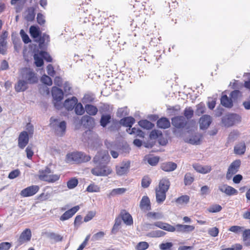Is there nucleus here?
Masks as SVG:
<instances>
[{"label": "nucleus", "mask_w": 250, "mask_h": 250, "mask_svg": "<svg viewBox=\"0 0 250 250\" xmlns=\"http://www.w3.org/2000/svg\"><path fill=\"white\" fill-rule=\"evenodd\" d=\"M91 157L82 151H73L68 153L65 158V162L67 164H79L89 161Z\"/></svg>", "instance_id": "f257e3e1"}, {"label": "nucleus", "mask_w": 250, "mask_h": 250, "mask_svg": "<svg viewBox=\"0 0 250 250\" xmlns=\"http://www.w3.org/2000/svg\"><path fill=\"white\" fill-rule=\"evenodd\" d=\"M20 76L23 80L29 84H33L38 83L37 74L33 69L25 67L20 70Z\"/></svg>", "instance_id": "f03ea898"}, {"label": "nucleus", "mask_w": 250, "mask_h": 250, "mask_svg": "<svg viewBox=\"0 0 250 250\" xmlns=\"http://www.w3.org/2000/svg\"><path fill=\"white\" fill-rule=\"evenodd\" d=\"M52 173L51 169L46 167L44 169H41L39 171V179L43 181L48 183H54L59 180L60 175L59 174H50Z\"/></svg>", "instance_id": "7ed1b4c3"}, {"label": "nucleus", "mask_w": 250, "mask_h": 250, "mask_svg": "<svg viewBox=\"0 0 250 250\" xmlns=\"http://www.w3.org/2000/svg\"><path fill=\"white\" fill-rule=\"evenodd\" d=\"M96 166L91 170V173L96 176H107L110 175L112 170L111 168L105 164H95Z\"/></svg>", "instance_id": "20e7f679"}, {"label": "nucleus", "mask_w": 250, "mask_h": 250, "mask_svg": "<svg viewBox=\"0 0 250 250\" xmlns=\"http://www.w3.org/2000/svg\"><path fill=\"white\" fill-rule=\"evenodd\" d=\"M51 92L55 107L57 109H61L62 107L61 101L63 99L64 95L62 90L57 87L53 86Z\"/></svg>", "instance_id": "39448f33"}, {"label": "nucleus", "mask_w": 250, "mask_h": 250, "mask_svg": "<svg viewBox=\"0 0 250 250\" xmlns=\"http://www.w3.org/2000/svg\"><path fill=\"white\" fill-rule=\"evenodd\" d=\"M241 117L236 113L227 114L222 118V123L226 127H230L241 121Z\"/></svg>", "instance_id": "423d86ee"}, {"label": "nucleus", "mask_w": 250, "mask_h": 250, "mask_svg": "<svg viewBox=\"0 0 250 250\" xmlns=\"http://www.w3.org/2000/svg\"><path fill=\"white\" fill-rule=\"evenodd\" d=\"M110 157L108 152L105 150H102L99 151L97 154L94 156L93 159V162L94 164H105L107 165L109 162Z\"/></svg>", "instance_id": "0eeeda50"}, {"label": "nucleus", "mask_w": 250, "mask_h": 250, "mask_svg": "<svg viewBox=\"0 0 250 250\" xmlns=\"http://www.w3.org/2000/svg\"><path fill=\"white\" fill-rule=\"evenodd\" d=\"M240 164L241 161L239 160H236L230 165L226 174L227 179H230L232 175L238 172Z\"/></svg>", "instance_id": "6e6552de"}, {"label": "nucleus", "mask_w": 250, "mask_h": 250, "mask_svg": "<svg viewBox=\"0 0 250 250\" xmlns=\"http://www.w3.org/2000/svg\"><path fill=\"white\" fill-rule=\"evenodd\" d=\"M187 123V120L182 116H175L171 119V124L172 125L178 129L184 128Z\"/></svg>", "instance_id": "1a4fd4ad"}, {"label": "nucleus", "mask_w": 250, "mask_h": 250, "mask_svg": "<svg viewBox=\"0 0 250 250\" xmlns=\"http://www.w3.org/2000/svg\"><path fill=\"white\" fill-rule=\"evenodd\" d=\"M40 189V187L37 185H32L28 187L21 192V195L23 197H27L34 195Z\"/></svg>", "instance_id": "9d476101"}, {"label": "nucleus", "mask_w": 250, "mask_h": 250, "mask_svg": "<svg viewBox=\"0 0 250 250\" xmlns=\"http://www.w3.org/2000/svg\"><path fill=\"white\" fill-rule=\"evenodd\" d=\"M147 225L149 226V229H154L153 226H154L156 227H158L160 229H164L169 232L175 231L174 226H173L168 223H164L161 221H157L155 222L153 224H147Z\"/></svg>", "instance_id": "9b49d317"}, {"label": "nucleus", "mask_w": 250, "mask_h": 250, "mask_svg": "<svg viewBox=\"0 0 250 250\" xmlns=\"http://www.w3.org/2000/svg\"><path fill=\"white\" fill-rule=\"evenodd\" d=\"M29 142V135L27 131L21 132L18 137V146L23 149Z\"/></svg>", "instance_id": "f8f14e48"}, {"label": "nucleus", "mask_w": 250, "mask_h": 250, "mask_svg": "<svg viewBox=\"0 0 250 250\" xmlns=\"http://www.w3.org/2000/svg\"><path fill=\"white\" fill-rule=\"evenodd\" d=\"M32 234L31 230L29 229H26L20 235L18 240V246H21L25 242L30 240Z\"/></svg>", "instance_id": "ddd939ff"}, {"label": "nucleus", "mask_w": 250, "mask_h": 250, "mask_svg": "<svg viewBox=\"0 0 250 250\" xmlns=\"http://www.w3.org/2000/svg\"><path fill=\"white\" fill-rule=\"evenodd\" d=\"M203 139V135L198 132L192 134L188 139H187L185 141L193 145H200Z\"/></svg>", "instance_id": "4468645a"}, {"label": "nucleus", "mask_w": 250, "mask_h": 250, "mask_svg": "<svg viewBox=\"0 0 250 250\" xmlns=\"http://www.w3.org/2000/svg\"><path fill=\"white\" fill-rule=\"evenodd\" d=\"M211 118L209 115H203L199 120L200 128L202 130L207 129L211 124Z\"/></svg>", "instance_id": "2eb2a0df"}, {"label": "nucleus", "mask_w": 250, "mask_h": 250, "mask_svg": "<svg viewBox=\"0 0 250 250\" xmlns=\"http://www.w3.org/2000/svg\"><path fill=\"white\" fill-rule=\"evenodd\" d=\"M175 231L182 233H189L193 231L195 227L192 225L177 224L174 227Z\"/></svg>", "instance_id": "dca6fc26"}, {"label": "nucleus", "mask_w": 250, "mask_h": 250, "mask_svg": "<svg viewBox=\"0 0 250 250\" xmlns=\"http://www.w3.org/2000/svg\"><path fill=\"white\" fill-rule=\"evenodd\" d=\"M80 209L79 206H75L66 211L60 218L62 221H65L71 218Z\"/></svg>", "instance_id": "f3484780"}, {"label": "nucleus", "mask_w": 250, "mask_h": 250, "mask_svg": "<svg viewBox=\"0 0 250 250\" xmlns=\"http://www.w3.org/2000/svg\"><path fill=\"white\" fill-rule=\"evenodd\" d=\"M81 124L85 128H91L95 125L94 119L88 115H84L81 119Z\"/></svg>", "instance_id": "a211bd4d"}, {"label": "nucleus", "mask_w": 250, "mask_h": 250, "mask_svg": "<svg viewBox=\"0 0 250 250\" xmlns=\"http://www.w3.org/2000/svg\"><path fill=\"white\" fill-rule=\"evenodd\" d=\"M130 167V162L123 163L116 167V173L118 175L122 176L126 174Z\"/></svg>", "instance_id": "6ab92c4d"}, {"label": "nucleus", "mask_w": 250, "mask_h": 250, "mask_svg": "<svg viewBox=\"0 0 250 250\" xmlns=\"http://www.w3.org/2000/svg\"><path fill=\"white\" fill-rule=\"evenodd\" d=\"M78 102V100L76 97L73 96L70 99H67L65 100L63 106L68 111L72 110L76 104Z\"/></svg>", "instance_id": "aec40b11"}, {"label": "nucleus", "mask_w": 250, "mask_h": 250, "mask_svg": "<svg viewBox=\"0 0 250 250\" xmlns=\"http://www.w3.org/2000/svg\"><path fill=\"white\" fill-rule=\"evenodd\" d=\"M193 167L197 172L202 174H207L211 170V167L210 166H202L198 164L193 165Z\"/></svg>", "instance_id": "412c9836"}, {"label": "nucleus", "mask_w": 250, "mask_h": 250, "mask_svg": "<svg viewBox=\"0 0 250 250\" xmlns=\"http://www.w3.org/2000/svg\"><path fill=\"white\" fill-rule=\"evenodd\" d=\"M28 83L21 79L19 80L15 85V91L17 92H23L28 88Z\"/></svg>", "instance_id": "4be33fe9"}, {"label": "nucleus", "mask_w": 250, "mask_h": 250, "mask_svg": "<svg viewBox=\"0 0 250 250\" xmlns=\"http://www.w3.org/2000/svg\"><path fill=\"white\" fill-rule=\"evenodd\" d=\"M221 104L228 108H231L233 106V102L230 97H229L227 95H223L220 99Z\"/></svg>", "instance_id": "5701e85b"}, {"label": "nucleus", "mask_w": 250, "mask_h": 250, "mask_svg": "<svg viewBox=\"0 0 250 250\" xmlns=\"http://www.w3.org/2000/svg\"><path fill=\"white\" fill-rule=\"evenodd\" d=\"M135 119L131 116L124 117L119 122L123 126L131 128L135 123Z\"/></svg>", "instance_id": "b1692460"}, {"label": "nucleus", "mask_w": 250, "mask_h": 250, "mask_svg": "<svg viewBox=\"0 0 250 250\" xmlns=\"http://www.w3.org/2000/svg\"><path fill=\"white\" fill-rule=\"evenodd\" d=\"M121 216L124 223L127 226H131L133 223V218L131 215L125 211L121 213Z\"/></svg>", "instance_id": "393cba45"}, {"label": "nucleus", "mask_w": 250, "mask_h": 250, "mask_svg": "<svg viewBox=\"0 0 250 250\" xmlns=\"http://www.w3.org/2000/svg\"><path fill=\"white\" fill-rule=\"evenodd\" d=\"M177 164L174 162H169L163 163L161 165V169L167 172H170L174 170L177 168Z\"/></svg>", "instance_id": "a878e982"}, {"label": "nucleus", "mask_w": 250, "mask_h": 250, "mask_svg": "<svg viewBox=\"0 0 250 250\" xmlns=\"http://www.w3.org/2000/svg\"><path fill=\"white\" fill-rule=\"evenodd\" d=\"M157 125L159 128L167 129L170 127V123L167 118L162 117L157 121Z\"/></svg>", "instance_id": "bb28decb"}, {"label": "nucleus", "mask_w": 250, "mask_h": 250, "mask_svg": "<svg viewBox=\"0 0 250 250\" xmlns=\"http://www.w3.org/2000/svg\"><path fill=\"white\" fill-rule=\"evenodd\" d=\"M169 186L170 182L169 180L167 179L164 178L160 181L158 188H156V189L167 192Z\"/></svg>", "instance_id": "cd10ccee"}, {"label": "nucleus", "mask_w": 250, "mask_h": 250, "mask_svg": "<svg viewBox=\"0 0 250 250\" xmlns=\"http://www.w3.org/2000/svg\"><path fill=\"white\" fill-rule=\"evenodd\" d=\"M150 200L146 196H144L140 202V207L142 209L149 210L151 209Z\"/></svg>", "instance_id": "c85d7f7f"}, {"label": "nucleus", "mask_w": 250, "mask_h": 250, "mask_svg": "<svg viewBox=\"0 0 250 250\" xmlns=\"http://www.w3.org/2000/svg\"><path fill=\"white\" fill-rule=\"evenodd\" d=\"M156 198L158 203H163L166 198L167 192L159 190L156 188Z\"/></svg>", "instance_id": "c756f323"}, {"label": "nucleus", "mask_w": 250, "mask_h": 250, "mask_svg": "<svg viewBox=\"0 0 250 250\" xmlns=\"http://www.w3.org/2000/svg\"><path fill=\"white\" fill-rule=\"evenodd\" d=\"M234 151L235 154L242 155L246 151V145L244 143H240L236 145L234 148Z\"/></svg>", "instance_id": "7c9ffc66"}, {"label": "nucleus", "mask_w": 250, "mask_h": 250, "mask_svg": "<svg viewBox=\"0 0 250 250\" xmlns=\"http://www.w3.org/2000/svg\"><path fill=\"white\" fill-rule=\"evenodd\" d=\"M111 117L110 114H103L102 115L100 123V125L105 127L110 122Z\"/></svg>", "instance_id": "2f4dec72"}, {"label": "nucleus", "mask_w": 250, "mask_h": 250, "mask_svg": "<svg viewBox=\"0 0 250 250\" xmlns=\"http://www.w3.org/2000/svg\"><path fill=\"white\" fill-rule=\"evenodd\" d=\"M85 110L86 113L91 116L95 115L98 112V108L96 106L92 104H87L85 106Z\"/></svg>", "instance_id": "473e14b6"}, {"label": "nucleus", "mask_w": 250, "mask_h": 250, "mask_svg": "<svg viewBox=\"0 0 250 250\" xmlns=\"http://www.w3.org/2000/svg\"><path fill=\"white\" fill-rule=\"evenodd\" d=\"M138 124L141 127L146 129H150L154 126V125L147 120H140Z\"/></svg>", "instance_id": "72a5a7b5"}, {"label": "nucleus", "mask_w": 250, "mask_h": 250, "mask_svg": "<svg viewBox=\"0 0 250 250\" xmlns=\"http://www.w3.org/2000/svg\"><path fill=\"white\" fill-rule=\"evenodd\" d=\"M29 32L33 38H38L41 35V33L39 28L35 26H31L29 29Z\"/></svg>", "instance_id": "f704fd0d"}, {"label": "nucleus", "mask_w": 250, "mask_h": 250, "mask_svg": "<svg viewBox=\"0 0 250 250\" xmlns=\"http://www.w3.org/2000/svg\"><path fill=\"white\" fill-rule=\"evenodd\" d=\"M190 197L187 195H182L175 200V202L178 205L188 204L189 201Z\"/></svg>", "instance_id": "c9c22d12"}, {"label": "nucleus", "mask_w": 250, "mask_h": 250, "mask_svg": "<svg viewBox=\"0 0 250 250\" xmlns=\"http://www.w3.org/2000/svg\"><path fill=\"white\" fill-rule=\"evenodd\" d=\"M166 234V233L162 230H156L150 231L147 234V236L152 238L160 237L165 236Z\"/></svg>", "instance_id": "e433bc0d"}, {"label": "nucleus", "mask_w": 250, "mask_h": 250, "mask_svg": "<svg viewBox=\"0 0 250 250\" xmlns=\"http://www.w3.org/2000/svg\"><path fill=\"white\" fill-rule=\"evenodd\" d=\"M35 64L37 67H41L43 64V60L40 55V52L39 54H35L34 55Z\"/></svg>", "instance_id": "4c0bfd02"}, {"label": "nucleus", "mask_w": 250, "mask_h": 250, "mask_svg": "<svg viewBox=\"0 0 250 250\" xmlns=\"http://www.w3.org/2000/svg\"><path fill=\"white\" fill-rule=\"evenodd\" d=\"M242 96L241 92L239 90H234L232 91L230 94L229 96L230 98L232 99L233 102H236L238 98L241 97Z\"/></svg>", "instance_id": "58836bf2"}, {"label": "nucleus", "mask_w": 250, "mask_h": 250, "mask_svg": "<svg viewBox=\"0 0 250 250\" xmlns=\"http://www.w3.org/2000/svg\"><path fill=\"white\" fill-rule=\"evenodd\" d=\"M122 219L121 217H118L116 218L114 225L111 230L112 233L115 234L118 231V228L122 224Z\"/></svg>", "instance_id": "ea45409f"}, {"label": "nucleus", "mask_w": 250, "mask_h": 250, "mask_svg": "<svg viewBox=\"0 0 250 250\" xmlns=\"http://www.w3.org/2000/svg\"><path fill=\"white\" fill-rule=\"evenodd\" d=\"M74 108L77 115H82L84 113V109L81 103L77 102Z\"/></svg>", "instance_id": "a19ab883"}, {"label": "nucleus", "mask_w": 250, "mask_h": 250, "mask_svg": "<svg viewBox=\"0 0 250 250\" xmlns=\"http://www.w3.org/2000/svg\"><path fill=\"white\" fill-rule=\"evenodd\" d=\"M49 36L46 34H43L42 35H41L38 39L39 47H42L45 41L49 42Z\"/></svg>", "instance_id": "79ce46f5"}, {"label": "nucleus", "mask_w": 250, "mask_h": 250, "mask_svg": "<svg viewBox=\"0 0 250 250\" xmlns=\"http://www.w3.org/2000/svg\"><path fill=\"white\" fill-rule=\"evenodd\" d=\"M47 236L51 239L54 240L56 242H61L62 241L63 237L61 235L54 232H50L47 234Z\"/></svg>", "instance_id": "37998d69"}, {"label": "nucleus", "mask_w": 250, "mask_h": 250, "mask_svg": "<svg viewBox=\"0 0 250 250\" xmlns=\"http://www.w3.org/2000/svg\"><path fill=\"white\" fill-rule=\"evenodd\" d=\"M222 209V207L218 204H213L209 206L207 210L211 213H216L220 211Z\"/></svg>", "instance_id": "c03bdc74"}, {"label": "nucleus", "mask_w": 250, "mask_h": 250, "mask_svg": "<svg viewBox=\"0 0 250 250\" xmlns=\"http://www.w3.org/2000/svg\"><path fill=\"white\" fill-rule=\"evenodd\" d=\"M129 113V110L127 107L119 108L117 112V116L121 118L127 115Z\"/></svg>", "instance_id": "a18cd8bd"}, {"label": "nucleus", "mask_w": 250, "mask_h": 250, "mask_svg": "<svg viewBox=\"0 0 250 250\" xmlns=\"http://www.w3.org/2000/svg\"><path fill=\"white\" fill-rule=\"evenodd\" d=\"M194 114V111L191 107H186L184 111V117L187 120L191 119Z\"/></svg>", "instance_id": "49530a36"}, {"label": "nucleus", "mask_w": 250, "mask_h": 250, "mask_svg": "<svg viewBox=\"0 0 250 250\" xmlns=\"http://www.w3.org/2000/svg\"><path fill=\"white\" fill-rule=\"evenodd\" d=\"M194 181V177L190 173H187L184 177V183L186 186L191 185Z\"/></svg>", "instance_id": "de8ad7c7"}, {"label": "nucleus", "mask_w": 250, "mask_h": 250, "mask_svg": "<svg viewBox=\"0 0 250 250\" xmlns=\"http://www.w3.org/2000/svg\"><path fill=\"white\" fill-rule=\"evenodd\" d=\"M78 184V180L75 178H72L67 182V186L69 189L75 188Z\"/></svg>", "instance_id": "09e8293b"}, {"label": "nucleus", "mask_w": 250, "mask_h": 250, "mask_svg": "<svg viewBox=\"0 0 250 250\" xmlns=\"http://www.w3.org/2000/svg\"><path fill=\"white\" fill-rule=\"evenodd\" d=\"M196 107L197 108L195 110L196 115L199 116L205 112L206 107L203 104L200 103L197 105Z\"/></svg>", "instance_id": "8fccbe9b"}, {"label": "nucleus", "mask_w": 250, "mask_h": 250, "mask_svg": "<svg viewBox=\"0 0 250 250\" xmlns=\"http://www.w3.org/2000/svg\"><path fill=\"white\" fill-rule=\"evenodd\" d=\"M149 247V244L147 242L142 241L137 244L135 249L136 250H146Z\"/></svg>", "instance_id": "3c124183"}, {"label": "nucleus", "mask_w": 250, "mask_h": 250, "mask_svg": "<svg viewBox=\"0 0 250 250\" xmlns=\"http://www.w3.org/2000/svg\"><path fill=\"white\" fill-rule=\"evenodd\" d=\"M7 52V42L2 40L0 42V54L5 55Z\"/></svg>", "instance_id": "603ef678"}, {"label": "nucleus", "mask_w": 250, "mask_h": 250, "mask_svg": "<svg viewBox=\"0 0 250 250\" xmlns=\"http://www.w3.org/2000/svg\"><path fill=\"white\" fill-rule=\"evenodd\" d=\"M151 182V179L148 176H144L142 180V187L144 188H148Z\"/></svg>", "instance_id": "864d4df0"}, {"label": "nucleus", "mask_w": 250, "mask_h": 250, "mask_svg": "<svg viewBox=\"0 0 250 250\" xmlns=\"http://www.w3.org/2000/svg\"><path fill=\"white\" fill-rule=\"evenodd\" d=\"M20 35L24 43H28L31 42L28 35L25 33L23 29H21L20 32Z\"/></svg>", "instance_id": "5fc2aeb1"}, {"label": "nucleus", "mask_w": 250, "mask_h": 250, "mask_svg": "<svg viewBox=\"0 0 250 250\" xmlns=\"http://www.w3.org/2000/svg\"><path fill=\"white\" fill-rule=\"evenodd\" d=\"M41 81L42 83L47 85H51L52 84V79L50 77L46 75H43L41 77Z\"/></svg>", "instance_id": "6e6d98bb"}, {"label": "nucleus", "mask_w": 250, "mask_h": 250, "mask_svg": "<svg viewBox=\"0 0 250 250\" xmlns=\"http://www.w3.org/2000/svg\"><path fill=\"white\" fill-rule=\"evenodd\" d=\"M100 190V187L94 184L89 185L86 188V191L89 192H99Z\"/></svg>", "instance_id": "4d7b16f0"}, {"label": "nucleus", "mask_w": 250, "mask_h": 250, "mask_svg": "<svg viewBox=\"0 0 250 250\" xmlns=\"http://www.w3.org/2000/svg\"><path fill=\"white\" fill-rule=\"evenodd\" d=\"M126 191V189L125 188H117L113 189L110 193V196H115L118 194H122L125 193Z\"/></svg>", "instance_id": "13d9d810"}, {"label": "nucleus", "mask_w": 250, "mask_h": 250, "mask_svg": "<svg viewBox=\"0 0 250 250\" xmlns=\"http://www.w3.org/2000/svg\"><path fill=\"white\" fill-rule=\"evenodd\" d=\"M173 246L172 242L162 243L159 245V248L161 250H170Z\"/></svg>", "instance_id": "bf43d9fd"}, {"label": "nucleus", "mask_w": 250, "mask_h": 250, "mask_svg": "<svg viewBox=\"0 0 250 250\" xmlns=\"http://www.w3.org/2000/svg\"><path fill=\"white\" fill-rule=\"evenodd\" d=\"M225 194L228 196H232L238 194V191L233 187L228 186Z\"/></svg>", "instance_id": "052dcab7"}, {"label": "nucleus", "mask_w": 250, "mask_h": 250, "mask_svg": "<svg viewBox=\"0 0 250 250\" xmlns=\"http://www.w3.org/2000/svg\"><path fill=\"white\" fill-rule=\"evenodd\" d=\"M159 161V158L156 156L149 157L147 159L148 163L152 166H156L158 163Z\"/></svg>", "instance_id": "680f3d73"}, {"label": "nucleus", "mask_w": 250, "mask_h": 250, "mask_svg": "<svg viewBox=\"0 0 250 250\" xmlns=\"http://www.w3.org/2000/svg\"><path fill=\"white\" fill-rule=\"evenodd\" d=\"M105 233L104 231H99L94 234L92 237V240L94 241H98L101 240L104 237Z\"/></svg>", "instance_id": "e2e57ef3"}, {"label": "nucleus", "mask_w": 250, "mask_h": 250, "mask_svg": "<svg viewBox=\"0 0 250 250\" xmlns=\"http://www.w3.org/2000/svg\"><path fill=\"white\" fill-rule=\"evenodd\" d=\"M40 55L42 57L43 60H45L47 62H51L52 61V59L50 55L45 51H40Z\"/></svg>", "instance_id": "0e129e2a"}, {"label": "nucleus", "mask_w": 250, "mask_h": 250, "mask_svg": "<svg viewBox=\"0 0 250 250\" xmlns=\"http://www.w3.org/2000/svg\"><path fill=\"white\" fill-rule=\"evenodd\" d=\"M219 229L216 227L210 228L208 230V234L212 237H216L218 235Z\"/></svg>", "instance_id": "69168bd1"}, {"label": "nucleus", "mask_w": 250, "mask_h": 250, "mask_svg": "<svg viewBox=\"0 0 250 250\" xmlns=\"http://www.w3.org/2000/svg\"><path fill=\"white\" fill-rule=\"evenodd\" d=\"M20 174V171L18 169L12 170L8 175V178L10 179H14L18 177Z\"/></svg>", "instance_id": "338daca9"}, {"label": "nucleus", "mask_w": 250, "mask_h": 250, "mask_svg": "<svg viewBox=\"0 0 250 250\" xmlns=\"http://www.w3.org/2000/svg\"><path fill=\"white\" fill-rule=\"evenodd\" d=\"M11 244L9 242H2L0 243V250H9L11 247Z\"/></svg>", "instance_id": "774afa93"}]
</instances>
